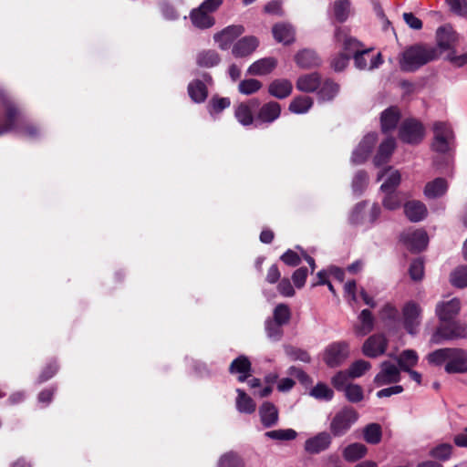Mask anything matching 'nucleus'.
Here are the masks:
<instances>
[{"label": "nucleus", "instance_id": "obj_1", "mask_svg": "<svg viewBox=\"0 0 467 467\" xmlns=\"http://www.w3.org/2000/svg\"><path fill=\"white\" fill-rule=\"evenodd\" d=\"M427 359L432 365H444V369L449 374L467 372V352L462 348H440L430 353Z\"/></svg>", "mask_w": 467, "mask_h": 467}, {"label": "nucleus", "instance_id": "obj_2", "mask_svg": "<svg viewBox=\"0 0 467 467\" xmlns=\"http://www.w3.org/2000/svg\"><path fill=\"white\" fill-rule=\"evenodd\" d=\"M437 57L438 54L433 47L415 46L406 49L402 53L400 65L405 71H414Z\"/></svg>", "mask_w": 467, "mask_h": 467}, {"label": "nucleus", "instance_id": "obj_3", "mask_svg": "<svg viewBox=\"0 0 467 467\" xmlns=\"http://www.w3.org/2000/svg\"><path fill=\"white\" fill-rule=\"evenodd\" d=\"M432 150L438 153L449 152L454 143V133L451 125L444 121H436L432 125Z\"/></svg>", "mask_w": 467, "mask_h": 467}, {"label": "nucleus", "instance_id": "obj_4", "mask_svg": "<svg viewBox=\"0 0 467 467\" xmlns=\"http://www.w3.org/2000/svg\"><path fill=\"white\" fill-rule=\"evenodd\" d=\"M358 413L351 407H343L332 418L329 430L335 437L346 434L357 422Z\"/></svg>", "mask_w": 467, "mask_h": 467}, {"label": "nucleus", "instance_id": "obj_5", "mask_svg": "<svg viewBox=\"0 0 467 467\" xmlns=\"http://www.w3.org/2000/svg\"><path fill=\"white\" fill-rule=\"evenodd\" d=\"M381 213L377 203L370 206L367 202L357 204L350 214V222L354 224L370 225L376 222Z\"/></svg>", "mask_w": 467, "mask_h": 467}, {"label": "nucleus", "instance_id": "obj_6", "mask_svg": "<svg viewBox=\"0 0 467 467\" xmlns=\"http://www.w3.org/2000/svg\"><path fill=\"white\" fill-rule=\"evenodd\" d=\"M467 336V325L461 322H451L441 325L432 334L431 341L440 344L443 340H451L465 337Z\"/></svg>", "mask_w": 467, "mask_h": 467}, {"label": "nucleus", "instance_id": "obj_7", "mask_svg": "<svg viewBox=\"0 0 467 467\" xmlns=\"http://www.w3.org/2000/svg\"><path fill=\"white\" fill-rule=\"evenodd\" d=\"M421 306L414 302L409 301L402 307V325L410 335H415L421 323Z\"/></svg>", "mask_w": 467, "mask_h": 467}, {"label": "nucleus", "instance_id": "obj_8", "mask_svg": "<svg viewBox=\"0 0 467 467\" xmlns=\"http://www.w3.org/2000/svg\"><path fill=\"white\" fill-rule=\"evenodd\" d=\"M349 355V346L345 341L333 342L328 345L323 354L325 363L335 368L341 365Z\"/></svg>", "mask_w": 467, "mask_h": 467}, {"label": "nucleus", "instance_id": "obj_9", "mask_svg": "<svg viewBox=\"0 0 467 467\" xmlns=\"http://www.w3.org/2000/svg\"><path fill=\"white\" fill-rule=\"evenodd\" d=\"M388 347V339L384 334H374L368 337L363 346L362 353L368 358H378L383 355Z\"/></svg>", "mask_w": 467, "mask_h": 467}, {"label": "nucleus", "instance_id": "obj_10", "mask_svg": "<svg viewBox=\"0 0 467 467\" xmlns=\"http://www.w3.org/2000/svg\"><path fill=\"white\" fill-rule=\"evenodd\" d=\"M344 296L354 306L358 305L360 299L370 307L376 306V302L363 288L358 291L355 281H348L344 285Z\"/></svg>", "mask_w": 467, "mask_h": 467}, {"label": "nucleus", "instance_id": "obj_11", "mask_svg": "<svg viewBox=\"0 0 467 467\" xmlns=\"http://www.w3.org/2000/svg\"><path fill=\"white\" fill-rule=\"evenodd\" d=\"M400 380V368L390 361H383L380 370L374 378V383L378 387L397 383Z\"/></svg>", "mask_w": 467, "mask_h": 467}, {"label": "nucleus", "instance_id": "obj_12", "mask_svg": "<svg viewBox=\"0 0 467 467\" xmlns=\"http://www.w3.org/2000/svg\"><path fill=\"white\" fill-rule=\"evenodd\" d=\"M423 137V126L414 119L405 121L400 129V138L404 142L410 144L419 143Z\"/></svg>", "mask_w": 467, "mask_h": 467}, {"label": "nucleus", "instance_id": "obj_13", "mask_svg": "<svg viewBox=\"0 0 467 467\" xmlns=\"http://www.w3.org/2000/svg\"><path fill=\"white\" fill-rule=\"evenodd\" d=\"M461 310V302L454 297L447 301H440L435 307V314L441 323L450 322L458 316Z\"/></svg>", "mask_w": 467, "mask_h": 467}, {"label": "nucleus", "instance_id": "obj_14", "mask_svg": "<svg viewBox=\"0 0 467 467\" xmlns=\"http://www.w3.org/2000/svg\"><path fill=\"white\" fill-rule=\"evenodd\" d=\"M244 32V27L242 25H232L214 34L213 40L221 49L225 50Z\"/></svg>", "mask_w": 467, "mask_h": 467}, {"label": "nucleus", "instance_id": "obj_15", "mask_svg": "<svg viewBox=\"0 0 467 467\" xmlns=\"http://www.w3.org/2000/svg\"><path fill=\"white\" fill-rule=\"evenodd\" d=\"M428 235L423 230L408 231L402 234V242L412 252H420L428 244Z\"/></svg>", "mask_w": 467, "mask_h": 467}, {"label": "nucleus", "instance_id": "obj_16", "mask_svg": "<svg viewBox=\"0 0 467 467\" xmlns=\"http://www.w3.org/2000/svg\"><path fill=\"white\" fill-rule=\"evenodd\" d=\"M354 62L360 70H372L382 64V57L380 53L371 54L368 50H364L355 54Z\"/></svg>", "mask_w": 467, "mask_h": 467}, {"label": "nucleus", "instance_id": "obj_17", "mask_svg": "<svg viewBox=\"0 0 467 467\" xmlns=\"http://www.w3.org/2000/svg\"><path fill=\"white\" fill-rule=\"evenodd\" d=\"M376 141L377 136L375 133L367 134L353 151L351 158L352 162L356 164L364 162L371 152Z\"/></svg>", "mask_w": 467, "mask_h": 467}, {"label": "nucleus", "instance_id": "obj_18", "mask_svg": "<svg viewBox=\"0 0 467 467\" xmlns=\"http://www.w3.org/2000/svg\"><path fill=\"white\" fill-rule=\"evenodd\" d=\"M272 34L275 41L283 45H291L296 40V32L292 25L281 22L273 26Z\"/></svg>", "mask_w": 467, "mask_h": 467}, {"label": "nucleus", "instance_id": "obj_19", "mask_svg": "<svg viewBox=\"0 0 467 467\" xmlns=\"http://www.w3.org/2000/svg\"><path fill=\"white\" fill-rule=\"evenodd\" d=\"M436 38L441 49L449 50L457 43L458 35L451 26L445 25L437 29Z\"/></svg>", "mask_w": 467, "mask_h": 467}, {"label": "nucleus", "instance_id": "obj_20", "mask_svg": "<svg viewBox=\"0 0 467 467\" xmlns=\"http://www.w3.org/2000/svg\"><path fill=\"white\" fill-rule=\"evenodd\" d=\"M259 46V40L254 36H247L238 40L233 47L232 53L236 57L251 55Z\"/></svg>", "mask_w": 467, "mask_h": 467}, {"label": "nucleus", "instance_id": "obj_21", "mask_svg": "<svg viewBox=\"0 0 467 467\" xmlns=\"http://www.w3.org/2000/svg\"><path fill=\"white\" fill-rule=\"evenodd\" d=\"M331 444V436L327 432H319L309 438L305 442V450L312 454L319 453L327 450Z\"/></svg>", "mask_w": 467, "mask_h": 467}, {"label": "nucleus", "instance_id": "obj_22", "mask_svg": "<svg viewBox=\"0 0 467 467\" xmlns=\"http://www.w3.org/2000/svg\"><path fill=\"white\" fill-rule=\"evenodd\" d=\"M449 183L444 178H436L428 182L423 189L424 196L428 199L441 198L447 192Z\"/></svg>", "mask_w": 467, "mask_h": 467}, {"label": "nucleus", "instance_id": "obj_23", "mask_svg": "<svg viewBox=\"0 0 467 467\" xmlns=\"http://www.w3.org/2000/svg\"><path fill=\"white\" fill-rule=\"evenodd\" d=\"M190 19L193 26L200 29H207L215 24V19L211 13L201 6L194 8L190 13Z\"/></svg>", "mask_w": 467, "mask_h": 467}, {"label": "nucleus", "instance_id": "obj_24", "mask_svg": "<svg viewBox=\"0 0 467 467\" xmlns=\"http://www.w3.org/2000/svg\"><path fill=\"white\" fill-rule=\"evenodd\" d=\"M385 178L384 182L380 186L382 192H393L400 185L401 181L400 173L398 170L389 167L378 175V180Z\"/></svg>", "mask_w": 467, "mask_h": 467}, {"label": "nucleus", "instance_id": "obj_25", "mask_svg": "<svg viewBox=\"0 0 467 467\" xmlns=\"http://www.w3.org/2000/svg\"><path fill=\"white\" fill-rule=\"evenodd\" d=\"M374 328V317L372 313L368 310H362L358 316V321L354 326V332L358 337H364Z\"/></svg>", "mask_w": 467, "mask_h": 467}, {"label": "nucleus", "instance_id": "obj_26", "mask_svg": "<svg viewBox=\"0 0 467 467\" xmlns=\"http://www.w3.org/2000/svg\"><path fill=\"white\" fill-rule=\"evenodd\" d=\"M277 66V60L274 57H265L254 62L247 70L249 75L265 76L270 74Z\"/></svg>", "mask_w": 467, "mask_h": 467}, {"label": "nucleus", "instance_id": "obj_27", "mask_svg": "<svg viewBox=\"0 0 467 467\" xmlns=\"http://www.w3.org/2000/svg\"><path fill=\"white\" fill-rule=\"evenodd\" d=\"M404 213L411 222L423 220L428 213L426 205L420 201H410L405 203Z\"/></svg>", "mask_w": 467, "mask_h": 467}, {"label": "nucleus", "instance_id": "obj_28", "mask_svg": "<svg viewBox=\"0 0 467 467\" xmlns=\"http://www.w3.org/2000/svg\"><path fill=\"white\" fill-rule=\"evenodd\" d=\"M396 147V142L393 138H387L384 140L378 149L376 155L374 156V164L379 166L389 161L391 154L393 153Z\"/></svg>", "mask_w": 467, "mask_h": 467}, {"label": "nucleus", "instance_id": "obj_29", "mask_svg": "<svg viewBox=\"0 0 467 467\" xmlns=\"http://www.w3.org/2000/svg\"><path fill=\"white\" fill-rule=\"evenodd\" d=\"M293 89L291 81L287 79H275L268 87V92L275 98L285 99L288 97Z\"/></svg>", "mask_w": 467, "mask_h": 467}, {"label": "nucleus", "instance_id": "obj_30", "mask_svg": "<svg viewBox=\"0 0 467 467\" xmlns=\"http://www.w3.org/2000/svg\"><path fill=\"white\" fill-rule=\"evenodd\" d=\"M259 414L262 424L269 428L278 421V410L276 407L270 402H264L259 409Z\"/></svg>", "mask_w": 467, "mask_h": 467}, {"label": "nucleus", "instance_id": "obj_31", "mask_svg": "<svg viewBox=\"0 0 467 467\" xmlns=\"http://www.w3.org/2000/svg\"><path fill=\"white\" fill-rule=\"evenodd\" d=\"M295 60L297 66L302 68H310L320 64L318 56L310 49H303L297 52L295 56Z\"/></svg>", "mask_w": 467, "mask_h": 467}, {"label": "nucleus", "instance_id": "obj_32", "mask_svg": "<svg viewBox=\"0 0 467 467\" xmlns=\"http://www.w3.org/2000/svg\"><path fill=\"white\" fill-rule=\"evenodd\" d=\"M251 363L244 356H240L235 358L231 366L230 371L233 374H238V379L244 381L250 376Z\"/></svg>", "mask_w": 467, "mask_h": 467}, {"label": "nucleus", "instance_id": "obj_33", "mask_svg": "<svg viewBox=\"0 0 467 467\" xmlns=\"http://www.w3.org/2000/svg\"><path fill=\"white\" fill-rule=\"evenodd\" d=\"M321 84L320 78L317 73L306 74L298 78L296 88L303 92H313Z\"/></svg>", "mask_w": 467, "mask_h": 467}, {"label": "nucleus", "instance_id": "obj_34", "mask_svg": "<svg viewBox=\"0 0 467 467\" xmlns=\"http://www.w3.org/2000/svg\"><path fill=\"white\" fill-rule=\"evenodd\" d=\"M395 360L397 361L399 368L401 370L407 371L418 364L419 356L415 350L406 349L403 350L399 356H397Z\"/></svg>", "mask_w": 467, "mask_h": 467}, {"label": "nucleus", "instance_id": "obj_35", "mask_svg": "<svg viewBox=\"0 0 467 467\" xmlns=\"http://www.w3.org/2000/svg\"><path fill=\"white\" fill-rule=\"evenodd\" d=\"M400 119V112L397 108L390 107L381 113L380 123L383 132H387L396 128Z\"/></svg>", "mask_w": 467, "mask_h": 467}, {"label": "nucleus", "instance_id": "obj_36", "mask_svg": "<svg viewBox=\"0 0 467 467\" xmlns=\"http://www.w3.org/2000/svg\"><path fill=\"white\" fill-rule=\"evenodd\" d=\"M335 38L337 42L342 43L344 50L348 53L357 54L359 52V43L356 39L350 37L345 29L337 28L335 32Z\"/></svg>", "mask_w": 467, "mask_h": 467}, {"label": "nucleus", "instance_id": "obj_37", "mask_svg": "<svg viewBox=\"0 0 467 467\" xmlns=\"http://www.w3.org/2000/svg\"><path fill=\"white\" fill-rule=\"evenodd\" d=\"M281 107L277 102H269L265 104L259 113L258 119L263 122H273L279 118Z\"/></svg>", "mask_w": 467, "mask_h": 467}, {"label": "nucleus", "instance_id": "obj_38", "mask_svg": "<svg viewBox=\"0 0 467 467\" xmlns=\"http://www.w3.org/2000/svg\"><path fill=\"white\" fill-rule=\"evenodd\" d=\"M236 409L241 413L251 414L255 411L256 404L251 397H249L241 389H236Z\"/></svg>", "mask_w": 467, "mask_h": 467}, {"label": "nucleus", "instance_id": "obj_39", "mask_svg": "<svg viewBox=\"0 0 467 467\" xmlns=\"http://www.w3.org/2000/svg\"><path fill=\"white\" fill-rule=\"evenodd\" d=\"M221 61L219 54L215 50H202L196 56V63L201 67H213Z\"/></svg>", "mask_w": 467, "mask_h": 467}, {"label": "nucleus", "instance_id": "obj_40", "mask_svg": "<svg viewBox=\"0 0 467 467\" xmlns=\"http://www.w3.org/2000/svg\"><path fill=\"white\" fill-rule=\"evenodd\" d=\"M367 447L358 442L348 445L343 451V457L348 462H356L367 454Z\"/></svg>", "mask_w": 467, "mask_h": 467}, {"label": "nucleus", "instance_id": "obj_41", "mask_svg": "<svg viewBox=\"0 0 467 467\" xmlns=\"http://www.w3.org/2000/svg\"><path fill=\"white\" fill-rule=\"evenodd\" d=\"M6 113L4 123H0V136L14 130L16 123L19 120L18 112L12 105L6 106Z\"/></svg>", "mask_w": 467, "mask_h": 467}, {"label": "nucleus", "instance_id": "obj_42", "mask_svg": "<svg viewBox=\"0 0 467 467\" xmlns=\"http://www.w3.org/2000/svg\"><path fill=\"white\" fill-rule=\"evenodd\" d=\"M313 105V99L310 97L299 96L295 98L289 104V110L295 114L306 113Z\"/></svg>", "mask_w": 467, "mask_h": 467}, {"label": "nucleus", "instance_id": "obj_43", "mask_svg": "<svg viewBox=\"0 0 467 467\" xmlns=\"http://www.w3.org/2000/svg\"><path fill=\"white\" fill-rule=\"evenodd\" d=\"M188 92L191 99L197 103L203 102L208 94L206 87L199 80H194L189 84Z\"/></svg>", "mask_w": 467, "mask_h": 467}, {"label": "nucleus", "instance_id": "obj_44", "mask_svg": "<svg viewBox=\"0 0 467 467\" xmlns=\"http://www.w3.org/2000/svg\"><path fill=\"white\" fill-rule=\"evenodd\" d=\"M364 440L370 444H378L382 438V430L379 424L370 423L363 430Z\"/></svg>", "mask_w": 467, "mask_h": 467}, {"label": "nucleus", "instance_id": "obj_45", "mask_svg": "<svg viewBox=\"0 0 467 467\" xmlns=\"http://www.w3.org/2000/svg\"><path fill=\"white\" fill-rule=\"evenodd\" d=\"M235 118L239 123L247 126L253 123L254 118L252 113V106L246 103H241L237 106L234 112Z\"/></svg>", "mask_w": 467, "mask_h": 467}, {"label": "nucleus", "instance_id": "obj_46", "mask_svg": "<svg viewBox=\"0 0 467 467\" xmlns=\"http://www.w3.org/2000/svg\"><path fill=\"white\" fill-rule=\"evenodd\" d=\"M309 395L316 400L329 401L334 397V391L325 383H317L313 387Z\"/></svg>", "mask_w": 467, "mask_h": 467}, {"label": "nucleus", "instance_id": "obj_47", "mask_svg": "<svg viewBox=\"0 0 467 467\" xmlns=\"http://www.w3.org/2000/svg\"><path fill=\"white\" fill-rule=\"evenodd\" d=\"M450 281L452 285L463 288L467 286V265L456 267L450 275Z\"/></svg>", "mask_w": 467, "mask_h": 467}, {"label": "nucleus", "instance_id": "obj_48", "mask_svg": "<svg viewBox=\"0 0 467 467\" xmlns=\"http://www.w3.org/2000/svg\"><path fill=\"white\" fill-rule=\"evenodd\" d=\"M343 392L346 399L352 403H358L364 399V390L358 384H348Z\"/></svg>", "mask_w": 467, "mask_h": 467}, {"label": "nucleus", "instance_id": "obj_49", "mask_svg": "<svg viewBox=\"0 0 467 467\" xmlns=\"http://www.w3.org/2000/svg\"><path fill=\"white\" fill-rule=\"evenodd\" d=\"M453 447L450 443H440L430 451V455L440 461H447L452 453Z\"/></svg>", "mask_w": 467, "mask_h": 467}, {"label": "nucleus", "instance_id": "obj_50", "mask_svg": "<svg viewBox=\"0 0 467 467\" xmlns=\"http://www.w3.org/2000/svg\"><path fill=\"white\" fill-rule=\"evenodd\" d=\"M383 192L385 193V196L382 199V204L385 209L394 211L400 207L402 200L400 192L395 191Z\"/></svg>", "mask_w": 467, "mask_h": 467}, {"label": "nucleus", "instance_id": "obj_51", "mask_svg": "<svg viewBox=\"0 0 467 467\" xmlns=\"http://www.w3.org/2000/svg\"><path fill=\"white\" fill-rule=\"evenodd\" d=\"M333 8L336 19L344 22L349 15L350 2L348 0H336Z\"/></svg>", "mask_w": 467, "mask_h": 467}, {"label": "nucleus", "instance_id": "obj_52", "mask_svg": "<svg viewBox=\"0 0 467 467\" xmlns=\"http://www.w3.org/2000/svg\"><path fill=\"white\" fill-rule=\"evenodd\" d=\"M262 83L254 78L242 80L238 85V90L244 95H252L256 93L261 88Z\"/></svg>", "mask_w": 467, "mask_h": 467}, {"label": "nucleus", "instance_id": "obj_53", "mask_svg": "<svg viewBox=\"0 0 467 467\" xmlns=\"http://www.w3.org/2000/svg\"><path fill=\"white\" fill-rule=\"evenodd\" d=\"M371 368V364L368 361L358 359L353 362L349 368V376L351 379L359 378L364 375L367 371H368Z\"/></svg>", "mask_w": 467, "mask_h": 467}, {"label": "nucleus", "instance_id": "obj_54", "mask_svg": "<svg viewBox=\"0 0 467 467\" xmlns=\"http://www.w3.org/2000/svg\"><path fill=\"white\" fill-rule=\"evenodd\" d=\"M285 352L292 360H298L305 363H308L311 360L309 354L306 350L293 346H285Z\"/></svg>", "mask_w": 467, "mask_h": 467}, {"label": "nucleus", "instance_id": "obj_55", "mask_svg": "<svg viewBox=\"0 0 467 467\" xmlns=\"http://www.w3.org/2000/svg\"><path fill=\"white\" fill-rule=\"evenodd\" d=\"M265 436L273 440L291 441L296 438L297 433L293 429H280L267 431Z\"/></svg>", "mask_w": 467, "mask_h": 467}, {"label": "nucleus", "instance_id": "obj_56", "mask_svg": "<svg viewBox=\"0 0 467 467\" xmlns=\"http://www.w3.org/2000/svg\"><path fill=\"white\" fill-rule=\"evenodd\" d=\"M291 317V311L288 306L279 304L274 309V321L278 324L285 325L288 323Z\"/></svg>", "mask_w": 467, "mask_h": 467}, {"label": "nucleus", "instance_id": "obj_57", "mask_svg": "<svg viewBox=\"0 0 467 467\" xmlns=\"http://www.w3.org/2000/svg\"><path fill=\"white\" fill-rule=\"evenodd\" d=\"M282 324H278L274 320L267 319L265 321V331L267 337L274 341H277L283 335Z\"/></svg>", "mask_w": 467, "mask_h": 467}, {"label": "nucleus", "instance_id": "obj_58", "mask_svg": "<svg viewBox=\"0 0 467 467\" xmlns=\"http://www.w3.org/2000/svg\"><path fill=\"white\" fill-rule=\"evenodd\" d=\"M218 467H244V463L236 454L228 452L220 458Z\"/></svg>", "mask_w": 467, "mask_h": 467}, {"label": "nucleus", "instance_id": "obj_59", "mask_svg": "<svg viewBox=\"0 0 467 467\" xmlns=\"http://www.w3.org/2000/svg\"><path fill=\"white\" fill-rule=\"evenodd\" d=\"M349 371H339L337 372L331 379L332 385L338 390L343 391L345 388L350 384L348 382L349 379Z\"/></svg>", "mask_w": 467, "mask_h": 467}, {"label": "nucleus", "instance_id": "obj_60", "mask_svg": "<svg viewBox=\"0 0 467 467\" xmlns=\"http://www.w3.org/2000/svg\"><path fill=\"white\" fill-rule=\"evenodd\" d=\"M231 101L228 98L214 97L209 103V111L212 115L221 112L223 109L228 108Z\"/></svg>", "mask_w": 467, "mask_h": 467}, {"label": "nucleus", "instance_id": "obj_61", "mask_svg": "<svg viewBox=\"0 0 467 467\" xmlns=\"http://www.w3.org/2000/svg\"><path fill=\"white\" fill-rule=\"evenodd\" d=\"M339 90L337 84L332 81H326L320 89V96L323 99H332Z\"/></svg>", "mask_w": 467, "mask_h": 467}, {"label": "nucleus", "instance_id": "obj_62", "mask_svg": "<svg viewBox=\"0 0 467 467\" xmlns=\"http://www.w3.org/2000/svg\"><path fill=\"white\" fill-rule=\"evenodd\" d=\"M451 12L460 16H467V0H446Z\"/></svg>", "mask_w": 467, "mask_h": 467}, {"label": "nucleus", "instance_id": "obj_63", "mask_svg": "<svg viewBox=\"0 0 467 467\" xmlns=\"http://www.w3.org/2000/svg\"><path fill=\"white\" fill-rule=\"evenodd\" d=\"M424 275L423 263L420 260H415L410 264V275L412 280L420 281L422 279Z\"/></svg>", "mask_w": 467, "mask_h": 467}, {"label": "nucleus", "instance_id": "obj_64", "mask_svg": "<svg viewBox=\"0 0 467 467\" xmlns=\"http://www.w3.org/2000/svg\"><path fill=\"white\" fill-rule=\"evenodd\" d=\"M368 184V175L363 171H358L352 182V188L355 192H361Z\"/></svg>", "mask_w": 467, "mask_h": 467}]
</instances>
